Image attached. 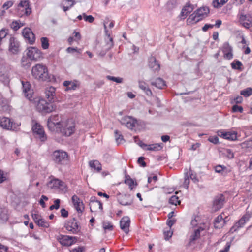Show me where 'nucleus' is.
Masks as SVG:
<instances>
[{
    "label": "nucleus",
    "mask_w": 252,
    "mask_h": 252,
    "mask_svg": "<svg viewBox=\"0 0 252 252\" xmlns=\"http://www.w3.org/2000/svg\"><path fill=\"white\" fill-rule=\"evenodd\" d=\"M32 76L39 81H44L49 79L47 67L42 64H37L32 67Z\"/></svg>",
    "instance_id": "nucleus-1"
},
{
    "label": "nucleus",
    "mask_w": 252,
    "mask_h": 252,
    "mask_svg": "<svg viewBox=\"0 0 252 252\" xmlns=\"http://www.w3.org/2000/svg\"><path fill=\"white\" fill-rule=\"evenodd\" d=\"M209 9L207 7H202L197 9L191 14L187 20L188 25H192L196 23L208 16Z\"/></svg>",
    "instance_id": "nucleus-2"
},
{
    "label": "nucleus",
    "mask_w": 252,
    "mask_h": 252,
    "mask_svg": "<svg viewBox=\"0 0 252 252\" xmlns=\"http://www.w3.org/2000/svg\"><path fill=\"white\" fill-rule=\"evenodd\" d=\"M58 129L64 135L69 136L74 133L75 131V125L73 121L68 120L62 122V124Z\"/></svg>",
    "instance_id": "nucleus-3"
},
{
    "label": "nucleus",
    "mask_w": 252,
    "mask_h": 252,
    "mask_svg": "<svg viewBox=\"0 0 252 252\" xmlns=\"http://www.w3.org/2000/svg\"><path fill=\"white\" fill-rule=\"evenodd\" d=\"M52 159L57 164L65 165L68 162L69 158L67 152L62 150H58L53 152Z\"/></svg>",
    "instance_id": "nucleus-4"
},
{
    "label": "nucleus",
    "mask_w": 252,
    "mask_h": 252,
    "mask_svg": "<svg viewBox=\"0 0 252 252\" xmlns=\"http://www.w3.org/2000/svg\"><path fill=\"white\" fill-rule=\"evenodd\" d=\"M36 109L42 113H49L56 109L55 105L48 103L44 99H40L38 100L36 104Z\"/></svg>",
    "instance_id": "nucleus-5"
},
{
    "label": "nucleus",
    "mask_w": 252,
    "mask_h": 252,
    "mask_svg": "<svg viewBox=\"0 0 252 252\" xmlns=\"http://www.w3.org/2000/svg\"><path fill=\"white\" fill-rule=\"evenodd\" d=\"M32 130L36 138L42 142L47 140V136L42 126L38 123H35L32 126Z\"/></svg>",
    "instance_id": "nucleus-6"
},
{
    "label": "nucleus",
    "mask_w": 252,
    "mask_h": 252,
    "mask_svg": "<svg viewBox=\"0 0 252 252\" xmlns=\"http://www.w3.org/2000/svg\"><path fill=\"white\" fill-rule=\"evenodd\" d=\"M251 217V214L247 212L242 217L237 221L230 229V232L231 233L235 232L238 228L243 227L244 224L248 221Z\"/></svg>",
    "instance_id": "nucleus-7"
},
{
    "label": "nucleus",
    "mask_w": 252,
    "mask_h": 252,
    "mask_svg": "<svg viewBox=\"0 0 252 252\" xmlns=\"http://www.w3.org/2000/svg\"><path fill=\"white\" fill-rule=\"evenodd\" d=\"M48 186L53 189H59L62 191H66L67 186L66 184L61 180L58 179L51 180L48 184Z\"/></svg>",
    "instance_id": "nucleus-8"
},
{
    "label": "nucleus",
    "mask_w": 252,
    "mask_h": 252,
    "mask_svg": "<svg viewBox=\"0 0 252 252\" xmlns=\"http://www.w3.org/2000/svg\"><path fill=\"white\" fill-rule=\"evenodd\" d=\"M15 125V124L7 117L0 118V126L4 129L14 130L16 128Z\"/></svg>",
    "instance_id": "nucleus-9"
},
{
    "label": "nucleus",
    "mask_w": 252,
    "mask_h": 252,
    "mask_svg": "<svg viewBox=\"0 0 252 252\" xmlns=\"http://www.w3.org/2000/svg\"><path fill=\"white\" fill-rule=\"evenodd\" d=\"M64 226L67 231L73 234L77 233L79 231L77 221L74 218L67 221Z\"/></svg>",
    "instance_id": "nucleus-10"
},
{
    "label": "nucleus",
    "mask_w": 252,
    "mask_h": 252,
    "mask_svg": "<svg viewBox=\"0 0 252 252\" xmlns=\"http://www.w3.org/2000/svg\"><path fill=\"white\" fill-rule=\"evenodd\" d=\"M117 200L122 205L128 206L133 203V198L129 194H119L117 195Z\"/></svg>",
    "instance_id": "nucleus-11"
},
{
    "label": "nucleus",
    "mask_w": 252,
    "mask_h": 252,
    "mask_svg": "<svg viewBox=\"0 0 252 252\" xmlns=\"http://www.w3.org/2000/svg\"><path fill=\"white\" fill-rule=\"evenodd\" d=\"M27 56L31 60H38L42 57L40 50L35 47H30L28 49Z\"/></svg>",
    "instance_id": "nucleus-12"
},
{
    "label": "nucleus",
    "mask_w": 252,
    "mask_h": 252,
    "mask_svg": "<svg viewBox=\"0 0 252 252\" xmlns=\"http://www.w3.org/2000/svg\"><path fill=\"white\" fill-rule=\"evenodd\" d=\"M120 123L122 125H125L127 128L132 129L137 124V120L131 117L125 116L121 119Z\"/></svg>",
    "instance_id": "nucleus-13"
},
{
    "label": "nucleus",
    "mask_w": 252,
    "mask_h": 252,
    "mask_svg": "<svg viewBox=\"0 0 252 252\" xmlns=\"http://www.w3.org/2000/svg\"><path fill=\"white\" fill-rule=\"evenodd\" d=\"M45 96L49 102H54L56 99V88L52 86L47 87L45 90Z\"/></svg>",
    "instance_id": "nucleus-14"
},
{
    "label": "nucleus",
    "mask_w": 252,
    "mask_h": 252,
    "mask_svg": "<svg viewBox=\"0 0 252 252\" xmlns=\"http://www.w3.org/2000/svg\"><path fill=\"white\" fill-rule=\"evenodd\" d=\"M138 144L144 150L158 151L160 150L162 148V144H153L147 145L143 143L142 141H139Z\"/></svg>",
    "instance_id": "nucleus-15"
},
{
    "label": "nucleus",
    "mask_w": 252,
    "mask_h": 252,
    "mask_svg": "<svg viewBox=\"0 0 252 252\" xmlns=\"http://www.w3.org/2000/svg\"><path fill=\"white\" fill-rule=\"evenodd\" d=\"M76 240L75 237L69 236L67 235H60L59 236L58 240L60 243L63 246H69L74 243Z\"/></svg>",
    "instance_id": "nucleus-16"
},
{
    "label": "nucleus",
    "mask_w": 252,
    "mask_h": 252,
    "mask_svg": "<svg viewBox=\"0 0 252 252\" xmlns=\"http://www.w3.org/2000/svg\"><path fill=\"white\" fill-rule=\"evenodd\" d=\"M239 20L241 23L247 28L252 26V17L250 14L241 13L239 16Z\"/></svg>",
    "instance_id": "nucleus-17"
},
{
    "label": "nucleus",
    "mask_w": 252,
    "mask_h": 252,
    "mask_svg": "<svg viewBox=\"0 0 252 252\" xmlns=\"http://www.w3.org/2000/svg\"><path fill=\"white\" fill-rule=\"evenodd\" d=\"M22 34L24 38L27 40L29 43L32 44L34 42L35 36L31 29L29 28H24L23 30Z\"/></svg>",
    "instance_id": "nucleus-18"
},
{
    "label": "nucleus",
    "mask_w": 252,
    "mask_h": 252,
    "mask_svg": "<svg viewBox=\"0 0 252 252\" xmlns=\"http://www.w3.org/2000/svg\"><path fill=\"white\" fill-rule=\"evenodd\" d=\"M23 93L25 96L29 99L32 97L33 93V90L31 88V85L29 82L22 81Z\"/></svg>",
    "instance_id": "nucleus-19"
},
{
    "label": "nucleus",
    "mask_w": 252,
    "mask_h": 252,
    "mask_svg": "<svg viewBox=\"0 0 252 252\" xmlns=\"http://www.w3.org/2000/svg\"><path fill=\"white\" fill-rule=\"evenodd\" d=\"M71 200L77 212H82L84 209L83 201L76 195H73Z\"/></svg>",
    "instance_id": "nucleus-20"
},
{
    "label": "nucleus",
    "mask_w": 252,
    "mask_h": 252,
    "mask_svg": "<svg viewBox=\"0 0 252 252\" xmlns=\"http://www.w3.org/2000/svg\"><path fill=\"white\" fill-rule=\"evenodd\" d=\"M237 132L236 131H220L219 132L218 135L222 137V138L229 140L234 141L236 140L237 139Z\"/></svg>",
    "instance_id": "nucleus-21"
},
{
    "label": "nucleus",
    "mask_w": 252,
    "mask_h": 252,
    "mask_svg": "<svg viewBox=\"0 0 252 252\" xmlns=\"http://www.w3.org/2000/svg\"><path fill=\"white\" fill-rule=\"evenodd\" d=\"M9 50L13 54H17L19 52V42L13 37H10L9 39Z\"/></svg>",
    "instance_id": "nucleus-22"
},
{
    "label": "nucleus",
    "mask_w": 252,
    "mask_h": 252,
    "mask_svg": "<svg viewBox=\"0 0 252 252\" xmlns=\"http://www.w3.org/2000/svg\"><path fill=\"white\" fill-rule=\"evenodd\" d=\"M224 202V197L222 194H220L216 196L213 202V207L215 211L220 209L223 205Z\"/></svg>",
    "instance_id": "nucleus-23"
},
{
    "label": "nucleus",
    "mask_w": 252,
    "mask_h": 252,
    "mask_svg": "<svg viewBox=\"0 0 252 252\" xmlns=\"http://www.w3.org/2000/svg\"><path fill=\"white\" fill-rule=\"evenodd\" d=\"M222 52L224 53V57L230 60L233 58L232 48L228 42L224 43L222 47Z\"/></svg>",
    "instance_id": "nucleus-24"
},
{
    "label": "nucleus",
    "mask_w": 252,
    "mask_h": 252,
    "mask_svg": "<svg viewBox=\"0 0 252 252\" xmlns=\"http://www.w3.org/2000/svg\"><path fill=\"white\" fill-rule=\"evenodd\" d=\"M130 220L128 217H124L120 220V227L126 233L129 232Z\"/></svg>",
    "instance_id": "nucleus-25"
},
{
    "label": "nucleus",
    "mask_w": 252,
    "mask_h": 252,
    "mask_svg": "<svg viewBox=\"0 0 252 252\" xmlns=\"http://www.w3.org/2000/svg\"><path fill=\"white\" fill-rule=\"evenodd\" d=\"M62 124V122L59 121V116L58 115H53L50 117L48 120V126L49 127L54 126L57 128Z\"/></svg>",
    "instance_id": "nucleus-26"
},
{
    "label": "nucleus",
    "mask_w": 252,
    "mask_h": 252,
    "mask_svg": "<svg viewBox=\"0 0 252 252\" xmlns=\"http://www.w3.org/2000/svg\"><path fill=\"white\" fill-rule=\"evenodd\" d=\"M18 9L24 11L26 15H29L31 12V8L29 7V2L28 0L21 1L18 4Z\"/></svg>",
    "instance_id": "nucleus-27"
},
{
    "label": "nucleus",
    "mask_w": 252,
    "mask_h": 252,
    "mask_svg": "<svg viewBox=\"0 0 252 252\" xmlns=\"http://www.w3.org/2000/svg\"><path fill=\"white\" fill-rule=\"evenodd\" d=\"M204 230V228L201 227H200L198 229L195 230L190 237L189 245L190 246L192 244H194V242L200 238V232Z\"/></svg>",
    "instance_id": "nucleus-28"
},
{
    "label": "nucleus",
    "mask_w": 252,
    "mask_h": 252,
    "mask_svg": "<svg viewBox=\"0 0 252 252\" xmlns=\"http://www.w3.org/2000/svg\"><path fill=\"white\" fill-rule=\"evenodd\" d=\"M225 222L222 215H220L214 220V227L215 228L220 229L224 226Z\"/></svg>",
    "instance_id": "nucleus-29"
},
{
    "label": "nucleus",
    "mask_w": 252,
    "mask_h": 252,
    "mask_svg": "<svg viewBox=\"0 0 252 252\" xmlns=\"http://www.w3.org/2000/svg\"><path fill=\"white\" fill-rule=\"evenodd\" d=\"M149 66L155 71L160 69V64L154 57H151L149 58Z\"/></svg>",
    "instance_id": "nucleus-30"
},
{
    "label": "nucleus",
    "mask_w": 252,
    "mask_h": 252,
    "mask_svg": "<svg viewBox=\"0 0 252 252\" xmlns=\"http://www.w3.org/2000/svg\"><path fill=\"white\" fill-rule=\"evenodd\" d=\"M75 4L74 0H63L61 4L64 11L66 12Z\"/></svg>",
    "instance_id": "nucleus-31"
},
{
    "label": "nucleus",
    "mask_w": 252,
    "mask_h": 252,
    "mask_svg": "<svg viewBox=\"0 0 252 252\" xmlns=\"http://www.w3.org/2000/svg\"><path fill=\"white\" fill-rule=\"evenodd\" d=\"M89 164L92 169H94L97 172H100L102 169L101 163L97 160H91Z\"/></svg>",
    "instance_id": "nucleus-32"
},
{
    "label": "nucleus",
    "mask_w": 252,
    "mask_h": 252,
    "mask_svg": "<svg viewBox=\"0 0 252 252\" xmlns=\"http://www.w3.org/2000/svg\"><path fill=\"white\" fill-rule=\"evenodd\" d=\"M139 87L146 93L147 95L151 96L152 95V92L151 90L149 89L145 82L143 81H139Z\"/></svg>",
    "instance_id": "nucleus-33"
},
{
    "label": "nucleus",
    "mask_w": 252,
    "mask_h": 252,
    "mask_svg": "<svg viewBox=\"0 0 252 252\" xmlns=\"http://www.w3.org/2000/svg\"><path fill=\"white\" fill-rule=\"evenodd\" d=\"M151 84L160 89L166 85L165 82L161 78H158L154 81H152Z\"/></svg>",
    "instance_id": "nucleus-34"
},
{
    "label": "nucleus",
    "mask_w": 252,
    "mask_h": 252,
    "mask_svg": "<svg viewBox=\"0 0 252 252\" xmlns=\"http://www.w3.org/2000/svg\"><path fill=\"white\" fill-rule=\"evenodd\" d=\"M63 85L66 87V90H74L77 88V84L75 82L69 81H65L63 83Z\"/></svg>",
    "instance_id": "nucleus-35"
},
{
    "label": "nucleus",
    "mask_w": 252,
    "mask_h": 252,
    "mask_svg": "<svg viewBox=\"0 0 252 252\" xmlns=\"http://www.w3.org/2000/svg\"><path fill=\"white\" fill-rule=\"evenodd\" d=\"M8 35V30L2 29L0 30V46L5 41Z\"/></svg>",
    "instance_id": "nucleus-36"
},
{
    "label": "nucleus",
    "mask_w": 252,
    "mask_h": 252,
    "mask_svg": "<svg viewBox=\"0 0 252 252\" xmlns=\"http://www.w3.org/2000/svg\"><path fill=\"white\" fill-rule=\"evenodd\" d=\"M104 28L105 32V34L106 36H107L108 38L109 39V42H107V46L109 48H111L114 45L113 42V38L111 37L110 33L108 32L105 23H104Z\"/></svg>",
    "instance_id": "nucleus-37"
},
{
    "label": "nucleus",
    "mask_w": 252,
    "mask_h": 252,
    "mask_svg": "<svg viewBox=\"0 0 252 252\" xmlns=\"http://www.w3.org/2000/svg\"><path fill=\"white\" fill-rule=\"evenodd\" d=\"M193 10L192 6L190 4H187L182 9L181 12L182 16H187Z\"/></svg>",
    "instance_id": "nucleus-38"
},
{
    "label": "nucleus",
    "mask_w": 252,
    "mask_h": 252,
    "mask_svg": "<svg viewBox=\"0 0 252 252\" xmlns=\"http://www.w3.org/2000/svg\"><path fill=\"white\" fill-rule=\"evenodd\" d=\"M228 0H214L212 4L215 8H218L221 7L225 3H226Z\"/></svg>",
    "instance_id": "nucleus-39"
},
{
    "label": "nucleus",
    "mask_w": 252,
    "mask_h": 252,
    "mask_svg": "<svg viewBox=\"0 0 252 252\" xmlns=\"http://www.w3.org/2000/svg\"><path fill=\"white\" fill-rule=\"evenodd\" d=\"M115 137L116 142L118 144H120L122 143L124 140L123 136L118 130L115 131Z\"/></svg>",
    "instance_id": "nucleus-40"
},
{
    "label": "nucleus",
    "mask_w": 252,
    "mask_h": 252,
    "mask_svg": "<svg viewBox=\"0 0 252 252\" xmlns=\"http://www.w3.org/2000/svg\"><path fill=\"white\" fill-rule=\"evenodd\" d=\"M226 167L221 165H217L215 167V171L217 173H220L222 175H225Z\"/></svg>",
    "instance_id": "nucleus-41"
},
{
    "label": "nucleus",
    "mask_w": 252,
    "mask_h": 252,
    "mask_svg": "<svg viewBox=\"0 0 252 252\" xmlns=\"http://www.w3.org/2000/svg\"><path fill=\"white\" fill-rule=\"evenodd\" d=\"M240 94L245 97H248L252 94V88L251 87L247 88L242 90L240 92Z\"/></svg>",
    "instance_id": "nucleus-42"
},
{
    "label": "nucleus",
    "mask_w": 252,
    "mask_h": 252,
    "mask_svg": "<svg viewBox=\"0 0 252 252\" xmlns=\"http://www.w3.org/2000/svg\"><path fill=\"white\" fill-rule=\"evenodd\" d=\"M242 65V64L241 62L238 60H235L231 63V67L234 69L240 70Z\"/></svg>",
    "instance_id": "nucleus-43"
},
{
    "label": "nucleus",
    "mask_w": 252,
    "mask_h": 252,
    "mask_svg": "<svg viewBox=\"0 0 252 252\" xmlns=\"http://www.w3.org/2000/svg\"><path fill=\"white\" fill-rule=\"evenodd\" d=\"M90 201L92 204H97L98 205V208L100 210H102L103 208L102 204L100 201L97 200V198L95 196H92L91 197Z\"/></svg>",
    "instance_id": "nucleus-44"
},
{
    "label": "nucleus",
    "mask_w": 252,
    "mask_h": 252,
    "mask_svg": "<svg viewBox=\"0 0 252 252\" xmlns=\"http://www.w3.org/2000/svg\"><path fill=\"white\" fill-rule=\"evenodd\" d=\"M169 202L171 204L176 206L178 204H180V200H179V198L178 196H177L176 195H173L170 198Z\"/></svg>",
    "instance_id": "nucleus-45"
},
{
    "label": "nucleus",
    "mask_w": 252,
    "mask_h": 252,
    "mask_svg": "<svg viewBox=\"0 0 252 252\" xmlns=\"http://www.w3.org/2000/svg\"><path fill=\"white\" fill-rule=\"evenodd\" d=\"M8 211L6 209H2L0 212V218L4 221H6L8 219Z\"/></svg>",
    "instance_id": "nucleus-46"
},
{
    "label": "nucleus",
    "mask_w": 252,
    "mask_h": 252,
    "mask_svg": "<svg viewBox=\"0 0 252 252\" xmlns=\"http://www.w3.org/2000/svg\"><path fill=\"white\" fill-rule=\"evenodd\" d=\"M103 229L106 230L111 231L113 229V225L109 221H103L102 223Z\"/></svg>",
    "instance_id": "nucleus-47"
},
{
    "label": "nucleus",
    "mask_w": 252,
    "mask_h": 252,
    "mask_svg": "<svg viewBox=\"0 0 252 252\" xmlns=\"http://www.w3.org/2000/svg\"><path fill=\"white\" fill-rule=\"evenodd\" d=\"M22 26H23V24L17 21H13L10 24L11 28L14 31H17Z\"/></svg>",
    "instance_id": "nucleus-48"
},
{
    "label": "nucleus",
    "mask_w": 252,
    "mask_h": 252,
    "mask_svg": "<svg viewBox=\"0 0 252 252\" xmlns=\"http://www.w3.org/2000/svg\"><path fill=\"white\" fill-rule=\"evenodd\" d=\"M37 224L41 227H44V228H48L49 226V223L45 220L44 219H41L39 220V221L37 223Z\"/></svg>",
    "instance_id": "nucleus-49"
},
{
    "label": "nucleus",
    "mask_w": 252,
    "mask_h": 252,
    "mask_svg": "<svg viewBox=\"0 0 252 252\" xmlns=\"http://www.w3.org/2000/svg\"><path fill=\"white\" fill-rule=\"evenodd\" d=\"M42 47L44 49H47L49 47L48 39L47 37H42L41 38Z\"/></svg>",
    "instance_id": "nucleus-50"
},
{
    "label": "nucleus",
    "mask_w": 252,
    "mask_h": 252,
    "mask_svg": "<svg viewBox=\"0 0 252 252\" xmlns=\"http://www.w3.org/2000/svg\"><path fill=\"white\" fill-rule=\"evenodd\" d=\"M125 183L129 186L131 189H132V187L134 184V181L129 176H126Z\"/></svg>",
    "instance_id": "nucleus-51"
},
{
    "label": "nucleus",
    "mask_w": 252,
    "mask_h": 252,
    "mask_svg": "<svg viewBox=\"0 0 252 252\" xmlns=\"http://www.w3.org/2000/svg\"><path fill=\"white\" fill-rule=\"evenodd\" d=\"M189 176L188 174V173H185L184 175V181L183 183V186L184 188H185L186 189H188L189 185Z\"/></svg>",
    "instance_id": "nucleus-52"
},
{
    "label": "nucleus",
    "mask_w": 252,
    "mask_h": 252,
    "mask_svg": "<svg viewBox=\"0 0 252 252\" xmlns=\"http://www.w3.org/2000/svg\"><path fill=\"white\" fill-rule=\"evenodd\" d=\"M106 77L108 80L116 82L118 83H122L123 82V78H122L115 77L111 76L110 75L107 76Z\"/></svg>",
    "instance_id": "nucleus-53"
},
{
    "label": "nucleus",
    "mask_w": 252,
    "mask_h": 252,
    "mask_svg": "<svg viewBox=\"0 0 252 252\" xmlns=\"http://www.w3.org/2000/svg\"><path fill=\"white\" fill-rule=\"evenodd\" d=\"M21 64L23 66L28 67L31 63L27 57H23L21 60Z\"/></svg>",
    "instance_id": "nucleus-54"
},
{
    "label": "nucleus",
    "mask_w": 252,
    "mask_h": 252,
    "mask_svg": "<svg viewBox=\"0 0 252 252\" xmlns=\"http://www.w3.org/2000/svg\"><path fill=\"white\" fill-rule=\"evenodd\" d=\"M60 200L56 199L54 201V204L50 207V210H52L54 209H58L60 207Z\"/></svg>",
    "instance_id": "nucleus-55"
},
{
    "label": "nucleus",
    "mask_w": 252,
    "mask_h": 252,
    "mask_svg": "<svg viewBox=\"0 0 252 252\" xmlns=\"http://www.w3.org/2000/svg\"><path fill=\"white\" fill-rule=\"evenodd\" d=\"M83 16L85 21H87L90 23L94 21V18L92 15H86L85 13H83Z\"/></svg>",
    "instance_id": "nucleus-56"
},
{
    "label": "nucleus",
    "mask_w": 252,
    "mask_h": 252,
    "mask_svg": "<svg viewBox=\"0 0 252 252\" xmlns=\"http://www.w3.org/2000/svg\"><path fill=\"white\" fill-rule=\"evenodd\" d=\"M243 109L242 107L238 106L237 105H234L232 107V111L234 112H240L242 113L243 112Z\"/></svg>",
    "instance_id": "nucleus-57"
},
{
    "label": "nucleus",
    "mask_w": 252,
    "mask_h": 252,
    "mask_svg": "<svg viewBox=\"0 0 252 252\" xmlns=\"http://www.w3.org/2000/svg\"><path fill=\"white\" fill-rule=\"evenodd\" d=\"M173 234V232L171 230H168L164 232V236L165 239L168 240L170 238Z\"/></svg>",
    "instance_id": "nucleus-58"
},
{
    "label": "nucleus",
    "mask_w": 252,
    "mask_h": 252,
    "mask_svg": "<svg viewBox=\"0 0 252 252\" xmlns=\"http://www.w3.org/2000/svg\"><path fill=\"white\" fill-rule=\"evenodd\" d=\"M190 178L192 180V181L194 183H196L198 181V179L195 174H193L192 171L190 170L189 173Z\"/></svg>",
    "instance_id": "nucleus-59"
},
{
    "label": "nucleus",
    "mask_w": 252,
    "mask_h": 252,
    "mask_svg": "<svg viewBox=\"0 0 252 252\" xmlns=\"http://www.w3.org/2000/svg\"><path fill=\"white\" fill-rule=\"evenodd\" d=\"M6 180V175L3 171L0 169V184L3 183Z\"/></svg>",
    "instance_id": "nucleus-60"
},
{
    "label": "nucleus",
    "mask_w": 252,
    "mask_h": 252,
    "mask_svg": "<svg viewBox=\"0 0 252 252\" xmlns=\"http://www.w3.org/2000/svg\"><path fill=\"white\" fill-rule=\"evenodd\" d=\"M144 157H140L138 158L137 162L141 166L144 167L146 166V162L144 161Z\"/></svg>",
    "instance_id": "nucleus-61"
},
{
    "label": "nucleus",
    "mask_w": 252,
    "mask_h": 252,
    "mask_svg": "<svg viewBox=\"0 0 252 252\" xmlns=\"http://www.w3.org/2000/svg\"><path fill=\"white\" fill-rule=\"evenodd\" d=\"M208 140L214 144H217L219 143V138L217 136H211L208 138Z\"/></svg>",
    "instance_id": "nucleus-62"
},
{
    "label": "nucleus",
    "mask_w": 252,
    "mask_h": 252,
    "mask_svg": "<svg viewBox=\"0 0 252 252\" xmlns=\"http://www.w3.org/2000/svg\"><path fill=\"white\" fill-rule=\"evenodd\" d=\"M13 5V2L11 1H8L4 3L2 6V8L4 9L3 10L8 9L11 7Z\"/></svg>",
    "instance_id": "nucleus-63"
},
{
    "label": "nucleus",
    "mask_w": 252,
    "mask_h": 252,
    "mask_svg": "<svg viewBox=\"0 0 252 252\" xmlns=\"http://www.w3.org/2000/svg\"><path fill=\"white\" fill-rule=\"evenodd\" d=\"M32 217L34 222L37 224L39 220L41 219V217L37 214H32Z\"/></svg>",
    "instance_id": "nucleus-64"
}]
</instances>
